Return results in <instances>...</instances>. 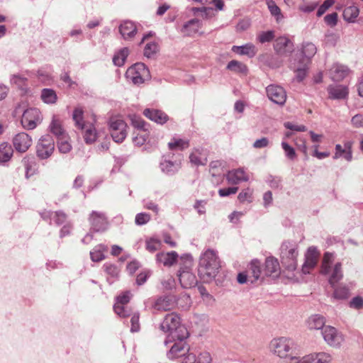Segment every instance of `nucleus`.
Masks as SVG:
<instances>
[{"instance_id": "nucleus-44", "label": "nucleus", "mask_w": 363, "mask_h": 363, "mask_svg": "<svg viewBox=\"0 0 363 363\" xmlns=\"http://www.w3.org/2000/svg\"><path fill=\"white\" fill-rule=\"evenodd\" d=\"M13 150L8 143L0 144V159H11L13 156Z\"/></svg>"}, {"instance_id": "nucleus-18", "label": "nucleus", "mask_w": 363, "mask_h": 363, "mask_svg": "<svg viewBox=\"0 0 363 363\" xmlns=\"http://www.w3.org/2000/svg\"><path fill=\"white\" fill-rule=\"evenodd\" d=\"M211 357L208 352H200L198 355L189 352L181 363H211Z\"/></svg>"}, {"instance_id": "nucleus-57", "label": "nucleus", "mask_w": 363, "mask_h": 363, "mask_svg": "<svg viewBox=\"0 0 363 363\" xmlns=\"http://www.w3.org/2000/svg\"><path fill=\"white\" fill-rule=\"evenodd\" d=\"M11 82L21 89H24L27 84L26 78L21 77L20 75H13V77L11 79Z\"/></svg>"}, {"instance_id": "nucleus-61", "label": "nucleus", "mask_w": 363, "mask_h": 363, "mask_svg": "<svg viewBox=\"0 0 363 363\" xmlns=\"http://www.w3.org/2000/svg\"><path fill=\"white\" fill-rule=\"evenodd\" d=\"M238 190V187L237 186L220 189L218 191V194L221 197L228 196L231 194H235Z\"/></svg>"}, {"instance_id": "nucleus-22", "label": "nucleus", "mask_w": 363, "mask_h": 363, "mask_svg": "<svg viewBox=\"0 0 363 363\" xmlns=\"http://www.w3.org/2000/svg\"><path fill=\"white\" fill-rule=\"evenodd\" d=\"M119 32L123 39H132L137 33V27L133 21H125L120 25Z\"/></svg>"}, {"instance_id": "nucleus-53", "label": "nucleus", "mask_w": 363, "mask_h": 363, "mask_svg": "<svg viewBox=\"0 0 363 363\" xmlns=\"http://www.w3.org/2000/svg\"><path fill=\"white\" fill-rule=\"evenodd\" d=\"M275 37L273 30L263 31L258 34L257 40L261 43L271 42Z\"/></svg>"}, {"instance_id": "nucleus-43", "label": "nucleus", "mask_w": 363, "mask_h": 363, "mask_svg": "<svg viewBox=\"0 0 363 363\" xmlns=\"http://www.w3.org/2000/svg\"><path fill=\"white\" fill-rule=\"evenodd\" d=\"M128 49L124 48L121 49L118 52H117L113 57V62L115 65L121 67L123 65L128 55Z\"/></svg>"}, {"instance_id": "nucleus-3", "label": "nucleus", "mask_w": 363, "mask_h": 363, "mask_svg": "<svg viewBox=\"0 0 363 363\" xmlns=\"http://www.w3.org/2000/svg\"><path fill=\"white\" fill-rule=\"evenodd\" d=\"M180 317L175 313H171L164 317L160 324V329L164 333H169L164 345L167 346L169 341L175 339V337H188L189 332L185 326L181 325Z\"/></svg>"}, {"instance_id": "nucleus-1", "label": "nucleus", "mask_w": 363, "mask_h": 363, "mask_svg": "<svg viewBox=\"0 0 363 363\" xmlns=\"http://www.w3.org/2000/svg\"><path fill=\"white\" fill-rule=\"evenodd\" d=\"M293 342L286 337L274 339L270 342L272 352L280 358L285 359V363H330L332 357L326 352H318L306 355L302 358L292 354Z\"/></svg>"}, {"instance_id": "nucleus-6", "label": "nucleus", "mask_w": 363, "mask_h": 363, "mask_svg": "<svg viewBox=\"0 0 363 363\" xmlns=\"http://www.w3.org/2000/svg\"><path fill=\"white\" fill-rule=\"evenodd\" d=\"M125 77L133 84H140L150 78V72L145 64L138 62L127 69Z\"/></svg>"}, {"instance_id": "nucleus-46", "label": "nucleus", "mask_w": 363, "mask_h": 363, "mask_svg": "<svg viewBox=\"0 0 363 363\" xmlns=\"http://www.w3.org/2000/svg\"><path fill=\"white\" fill-rule=\"evenodd\" d=\"M103 268L106 273L111 278L116 279L120 274V269L114 264L106 262L104 264Z\"/></svg>"}, {"instance_id": "nucleus-8", "label": "nucleus", "mask_w": 363, "mask_h": 363, "mask_svg": "<svg viewBox=\"0 0 363 363\" xmlns=\"http://www.w3.org/2000/svg\"><path fill=\"white\" fill-rule=\"evenodd\" d=\"M110 133L113 140L116 143H121L128 134V125L121 118L113 117L109 122Z\"/></svg>"}, {"instance_id": "nucleus-62", "label": "nucleus", "mask_w": 363, "mask_h": 363, "mask_svg": "<svg viewBox=\"0 0 363 363\" xmlns=\"http://www.w3.org/2000/svg\"><path fill=\"white\" fill-rule=\"evenodd\" d=\"M337 36L334 33H327L325 35V43L328 45L334 46L337 40Z\"/></svg>"}, {"instance_id": "nucleus-9", "label": "nucleus", "mask_w": 363, "mask_h": 363, "mask_svg": "<svg viewBox=\"0 0 363 363\" xmlns=\"http://www.w3.org/2000/svg\"><path fill=\"white\" fill-rule=\"evenodd\" d=\"M322 335L326 343L332 347H340L344 341L343 335L330 325L325 326L322 330Z\"/></svg>"}, {"instance_id": "nucleus-45", "label": "nucleus", "mask_w": 363, "mask_h": 363, "mask_svg": "<svg viewBox=\"0 0 363 363\" xmlns=\"http://www.w3.org/2000/svg\"><path fill=\"white\" fill-rule=\"evenodd\" d=\"M162 242L158 239L151 238L146 240L145 248L148 252L151 253H153L155 251L160 250Z\"/></svg>"}, {"instance_id": "nucleus-51", "label": "nucleus", "mask_w": 363, "mask_h": 363, "mask_svg": "<svg viewBox=\"0 0 363 363\" xmlns=\"http://www.w3.org/2000/svg\"><path fill=\"white\" fill-rule=\"evenodd\" d=\"M349 289L346 286H339L334 289L333 297L337 300H344L349 297Z\"/></svg>"}, {"instance_id": "nucleus-59", "label": "nucleus", "mask_w": 363, "mask_h": 363, "mask_svg": "<svg viewBox=\"0 0 363 363\" xmlns=\"http://www.w3.org/2000/svg\"><path fill=\"white\" fill-rule=\"evenodd\" d=\"M131 328L130 331L132 333L138 332L140 330V323H139V314L134 313L130 319Z\"/></svg>"}, {"instance_id": "nucleus-5", "label": "nucleus", "mask_w": 363, "mask_h": 363, "mask_svg": "<svg viewBox=\"0 0 363 363\" xmlns=\"http://www.w3.org/2000/svg\"><path fill=\"white\" fill-rule=\"evenodd\" d=\"M72 118L75 125L83 131V138L86 143L91 144L96 141L97 133L93 123H85L83 120V110L76 108L73 112Z\"/></svg>"}, {"instance_id": "nucleus-39", "label": "nucleus", "mask_w": 363, "mask_h": 363, "mask_svg": "<svg viewBox=\"0 0 363 363\" xmlns=\"http://www.w3.org/2000/svg\"><path fill=\"white\" fill-rule=\"evenodd\" d=\"M334 260V254L327 252L324 254L322 262L321 272L328 274L331 272V265Z\"/></svg>"}, {"instance_id": "nucleus-52", "label": "nucleus", "mask_w": 363, "mask_h": 363, "mask_svg": "<svg viewBox=\"0 0 363 363\" xmlns=\"http://www.w3.org/2000/svg\"><path fill=\"white\" fill-rule=\"evenodd\" d=\"M26 177L27 178L33 175L38 170L37 162L35 160H26L25 164Z\"/></svg>"}, {"instance_id": "nucleus-20", "label": "nucleus", "mask_w": 363, "mask_h": 363, "mask_svg": "<svg viewBox=\"0 0 363 363\" xmlns=\"http://www.w3.org/2000/svg\"><path fill=\"white\" fill-rule=\"evenodd\" d=\"M143 114L150 120L161 125L169 120V116L160 110L146 108L144 110Z\"/></svg>"}, {"instance_id": "nucleus-26", "label": "nucleus", "mask_w": 363, "mask_h": 363, "mask_svg": "<svg viewBox=\"0 0 363 363\" xmlns=\"http://www.w3.org/2000/svg\"><path fill=\"white\" fill-rule=\"evenodd\" d=\"M349 72V69L347 67L335 64L329 70V74L330 78L333 81H341L343 79Z\"/></svg>"}, {"instance_id": "nucleus-16", "label": "nucleus", "mask_w": 363, "mask_h": 363, "mask_svg": "<svg viewBox=\"0 0 363 363\" xmlns=\"http://www.w3.org/2000/svg\"><path fill=\"white\" fill-rule=\"evenodd\" d=\"M31 137L26 133L16 134L13 139L15 149L20 152H26L32 145Z\"/></svg>"}, {"instance_id": "nucleus-35", "label": "nucleus", "mask_w": 363, "mask_h": 363, "mask_svg": "<svg viewBox=\"0 0 363 363\" xmlns=\"http://www.w3.org/2000/svg\"><path fill=\"white\" fill-rule=\"evenodd\" d=\"M319 4L318 0H301L298 4V10L303 13H311L313 11Z\"/></svg>"}, {"instance_id": "nucleus-21", "label": "nucleus", "mask_w": 363, "mask_h": 363, "mask_svg": "<svg viewBox=\"0 0 363 363\" xmlns=\"http://www.w3.org/2000/svg\"><path fill=\"white\" fill-rule=\"evenodd\" d=\"M178 257L179 255L175 251L160 252L156 255V261L165 267H171L177 262Z\"/></svg>"}, {"instance_id": "nucleus-29", "label": "nucleus", "mask_w": 363, "mask_h": 363, "mask_svg": "<svg viewBox=\"0 0 363 363\" xmlns=\"http://www.w3.org/2000/svg\"><path fill=\"white\" fill-rule=\"evenodd\" d=\"M328 91L329 97L334 99H345L348 94L347 87L342 85L330 86Z\"/></svg>"}, {"instance_id": "nucleus-50", "label": "nucleus", "mask_w": 363, "mask_h": 363, "mask_svg": "<svg viewBox=\"0 0 363 363\" xmlns=\"http://www.w3.org/2000/svg\"><path fill=\"white\" fill-rule=\"evenodd\" d=\"M267 5L271 14L276 17L277 21H279L283 18V16L281 13V9L279 8V6L276 4V3L274 1H267Z\"/></svg>"}, {"instance_id": "nucleus-36", "label": "nucleus", "mask_w": 363, "mask_h": 363, "mask_svg": "<svg viewBox=\"0 0 363 363\" xmlns=\"http://www.w3.org/2000/svg\"><path fill=\"white\" fill-rule=\"evenodd\" d=\"M132 125L138 130V132L149 131V124L147 123L141 117L133 115L130 116Z\"/></svg>"}, {"instance_id": "nucleus-48", "label": "nucleus", "mask_w": 363, "mask_h": 363, "mask_svg": "<svg viewBox=\"0 0 363 363\" xmlns=\"http://www.w3.org/2000/svg\"><path fill=\"white\" fill-rule=\"evenodd\" d=\"M317 52L315 45L312 43H306L303 45L302 53L308 61Z\"/></svg>"}, {"instance_id": "nucleus-42", "label": "nucleus", "mask_w": 363, "mask_h": 363, "mask_svg": "<svg viewBox=\"0 0 363 363\" xmlns=\"http://www.w3.org/2000/svg\"><path fill=\"white\" fill-rule=\"evenodd\" d=\"M41 99L46 104H54L57 96L55 91L51 89H44L41 92Z\"/></svg>"}, {"instance_id": "nucleus-32", "label": "nucleus", "mask_w": 363, "mask_h": 363, "mask_svg": "<svg viewBox=\"0 0 363 363\" xmlns=\"http://www.w3.org/2000/svg\"><path fill=\"white\" fill-rule=\"evenodd\" d=\"M108 250V247L102 244L95 246L92 250L90 251L91 259L94 262H100L105 259L104 252Z\"/></svg>"}, {"instance_id": "nucleus-31", "label": "nucleus", "mask_w": 363, "mask_h": 363, "mask_svg": "<svg viewBox=\"0 0 363 363\" xmlns=\"http://www.w3.org/2000/svg\"><path fill=\"white\" fill-rule=\"evenodd\" d=\"M41 216L43 219L50 218L58 225L62 224L67 218L66 214L61 211L55 212H44L41 214Z\"/></svg>"}, {"instance_id": "nucleus-19", "label": "nucleus", "mask_w": 363, "mask_h": 363, "mask_svg": "<svg viewBox=\"0 0 363 363\" xmlns=\"http://www.w3.org/2000/svg\"><path fill=\"white\" fill-rule=\"evenodd\" d=\"M249 275V281L251 283H254L262 279V274H264V271L261 268V262L258 259H253L247 271Z\"/></svg>"}, {"instance_id": "nucleus-30", "label": "nucleus", "mask_w": 363, "mask_h": 363, "mask_svg": "<svg viewBox=\"0 0 363 363\" xmlns=\"http://www.w3.org/2000/svg\"><path fill=\"white\" fill-rule=\"evenodd\" d=\"M263 271L265 276L277 275L279 271V264L277 259L273 257L267 258Z\"/></svg>"}, {"instance_id": "nucleus-23", "label": "nucleus", "mask_w": 363, "mask_h": 363, "mask_svg": "<svg viewBox=\"0 0 363 363\" xmlns=\"http://www.w3.org/2000/svg\"><path fill=\"white\" fill-rule=\"evenodd\" d=\"M228 181L233 184H239L241 182L249 180V175L242 168H239L228 172L227 174Z\"/></svg>"}, {"instance_id": "nucleus-40", "label": "nucleus", "mask_w": 363, "mask_h": 363, "mask_svg": "<svg viewBox=\"0 0 363 363\" xmlns=\"http://www.w3.org/2000/svg\"><path fill=\"white\" fill-rule=\"evenodd\" d=\"M359 13L358 7L350 6L343 11L344 19L348 22H354Z\"/></svg>"}, {"instance_id": "nucleus-12", "label": "nucleus", "mask_w": 363, "mask_h": 363, "mask_svg": "<svg viewBox=\"0 0 363 363\" xmlns=\"http://www.w3.org/2000/svg\"><path fill=\"white\" fill-rule=\"evenodd\" d=\"M89 222L95 232H103L108 228L106 216L102 212L92 211L89 216Z\"/></svg>"}, {"instance_id": "nucleus-10", "label": "nucleus", "mask_w": 363, "mask_h": 363, "mask_svg": "<svg viewBox=\"0 0 363 363\" xmlns=\"http://www.w3.org/2000/svg\"><path fill=\"white\" fill-rule=\"evenodd\" d=\"M41 121L40 112L37 108L26 109L21 118V124L28 130L34 129Z\"/></svg>"}, {"instance_id": "nucleus-56", "label": "nucleus", "mask_w": 363, "mask_h": 363, "mask_svg": "<svg viewBox=\"0 0 363 363\" xmlns=\"http://www.w3.org/2000/svg\"><path fill=\"white\" fill-rule=\"evenodd\" d=\"M150 220V215L147 213H139L135 216V223L138 225L146 224Z\"/></svg>"}, {"instance_id": "nucleus-14", "label": "nucleus", "mask_w": 363, "mask_h": 363, "mask_svg": "<svg viewBox=\"0 0 363 363\" xmlns=\"http://www.w3.org/2000/svg\"><path fill=\"white\" fill-rule=\"evenodd\" d=\"M178 277L181 285L184 288H191L195 286L197 284L196 276L191 272L188 266L180 268Z\"/></svg>"}, {"instance_id": "nucleus-47", "label": "nucleus", "mask_w": 363, "mask_h": 363, "mask_svg": "<svg viewBox=\"0 0 363 363\" xmlns=\"http://www.w3.org/2000/svg\"><path fill=\"white\" fill-rule=\"evenodd\" d=\"M50 130L58 137V139L62 137L66 136L64 130L62 127L61 123L57 119H53L50 124Z\"/></svg>"}, {"instance_id": "nucleus-63", "label": "nucleus", "mask_w": 363, "mask_h": 363, "mask_svg": "<svg viewBox=\"0 0 363 363\" xmlns=\"http://www.w3.org/2000/svg\"><path fill=\"white\" fill-rule=\"evenodd\" d=\"M238 198L240 202H250L252 199V191L249 189L244 190L239 194Z\"/></svg>"}, {"instance_id": "nucleus-34", "label": "nucleus", "mask_w": 363, "mask_h": 363, "mask_svg": "<svg viewBox=\"0 0 363 363\" xmlns=\"http://www.w3.org/2000/svg\"><path fill=\"white\" fill-rule=\"evenodd\" d=\"M232 50L240 55H245L250 57H253L256 54V49L252 44H246L242 46H233Z\"/></svg>"}, {"instance_id": "nucleus-37", "label": "nucleus", "mask_w": 363, "mask_h": 363, "mask_svg": "<svg viewBox=\"0 0 363 363\" xmlns=\"http://www.w3.org/2000/svg\"><path fill=\"white\" fill-rule=\"evenodd\" d=\"M342 264L337 262L332 271L331 275L329 278V283L334 286L342 278Z\"/></svg>"}, {"instance_id": "nucleus-33", "label": "nucleus", "mask_w": 363, "mask_h": 363, "mask_svg": "<svg viewBox=\"0 0 363 363\" xmlns=\"http://www.w3.org/2000/svg\"><path fill=\"white\" fill-rule=\"evenodd\" d=\"M189 147V142L188 140L182 138H174L168 143V147L170 150H183Z\"/></svg>"}, {"instance_id": "nucleus-49", "label": "nucleus", "mask_w": 363, "mask_h": 363, "mask_svg": "<svg viewBox=\"0 0 363 363\" xmlns=\"http://www.w3.org/2000/svg\"><path fill=\"white\" fill-rule=\"evenodd\" d=\"M135 136L133 138V141L135 145L142 146L144 145L148 137L149 131L144 130L143 132H138L134 133Z\"/></svg>"}, {"instance_id": "nucleus-28", "label": "nucleus", "mask_w": 363, "mask_h": 363, "mask_svg": "<svg viewBox=\"0 0 363 363\" xmlns=\"http://www.w3.org/2000/svg\"><path fill=\"white\" fill-rule=\"evenodd\" d=\"M200 27L199 21L192 19L184 25L181 32L184 36H194L199 32Z\"/></svg>"}, {"instance_id": "nucleus-60", "label": "nucleus", "mask_w": 363, "mask_h": 363, "mask_svg": "<svg viewBox=\"0 0 363 363\" xmlns=\"http://www.w3.org/2000/svg\"><path fill=\"white\" fill-rule=\"evenodd\" d=\"M334 3V0H325L323 4L318 8L317 16H321L330 6L333 5Z\"/></svg>"}, {"instance_id": "nucleus-58", "label": "nucleus", "mask_w": 363, "mask_h": 363, "mask_svg": "<svg viewBox=\"0 0 363 363\" xmlns=\"http://www.w3.org/2000/svg\"><path fill=\"white\" fill-rule=\"evenodd\" d=\"M284 127L287 129L298 131V132H305L307 130L306 126L304 125H298V124H294L291 122H286L284 124Z\"/></svg>"}, {"instance_id": "nucleus-54", "label": "nucleus", "mask_w": 363, "mask_h": 363, "mask_svg": "<svg viewBox=\"0 0 363 363\" xmlns=\"http://www.w3.org/2000/svg\"><path fill=\"white\" fill-rule=\"evenodd\" d=\"M71 145L67 140V136L58 139V148L62 153H67L71 150Z\"/></svg>"}, {"instance_id": "nucleus-11", "label": "nucleus", "mask_w": 363, "mask_h": 363, "mask_svg": "<svg viewBox=\"0 0 363 363\" xmlns=\"http://www.w3.org/2000/svg\"><path fill=\"white\" fill-rule=\"evenodd\" d=\"M54 149L53 140L50 136L43 137L36 145L37 155L41 159H47L51 156Z\"/></svg>"}, {"instance_id": "nucleus-55", "label": "nucleus", "mask_w": 363, "mask_h": 363, "mask_svg": "<svg viewBox=\"0 0 363 363\" xmlns=\"http://www.w3.org/2000/svg\"><path fill=\"white\" fill-rule=\"evenodd\" d=\"M157 51V45L155 43H148L146 44L144 49V55L150 57L153 54Z\"/></svg>"}, {"instance_id": "nucleus-7", "label": "nucleus", "mask_w": 363, "mask_h": 363, "mask_svg": "<svg viewBox=\"0 0 363 363\" xmlns=\"http://www.w3.org/2000/svg\"><path fill=\"white\" fill-rule=\"evenodd\" d=\"M186 338L175 337L174 340L169 341V344H173L170 346V349L167 353L169 359H173L179 357H183L184 359L189 352H192L186 342Z\"/></svg>"}, {"instance_id": "nucleus-41", "label": "nucleus", "mask_w": 363, "mask_h": 363, "mask_svg": "<svg viewBox=\"0 0 363 363\" xmlns=\"http://www.w3.org/2000/svg\"><path fill=\"white\" fill-rule=\"evenodd\" d=\"M227 69L236 72L241 74H246L247 72V66L241 62L237 60H231L227 65Z\"/></svg>"}, {"instance_id": "nucleus-24", "label": "nucleus", "mask_w": 363, "mask_h": 363, "mask_svg": "<svg viewBox=\"0 0 363 363\" xmlns=\"http://www.w3.org/2000/svg\"><path fill=\"white\" fill-rule=\"evenodd\" d=\"M159 166L164 174L172 175L180 169L181 162L180 160H162Z\"/></svg>"}, {"instance_id": "nucleus-25", "label": "nucleus", "mask_w": 363, "mask_h": 363, "mask_svg": "<svg viewBox=\"0 0 363 363\" xmlns=\"http://www.w3.org/2000/svg\"><path fill=\"white\" fill-rule=\"evenodd\" d=\"M274 48L277 53L284 54L292 51L293 44L286 37H279L275 40Z\"/></svg>"}, {"instance_id": "nucleus-2", "label": "nucleus", "mask_w": 363, "mask_h": 363, "mask_svg": "<svg viewBox=\"0 0 363 363\" xmlns=\"http://www.w3.org/2000/svg\"><path fill=\"white\" fill-rule=\"evenodd\" d=\"M220 268V261L218 252L213 249H206L199 257V275L203 282L212 281Z\"/></svg>"}, {"instance_id": "nucleus-38", "label": "nucleus", "mask_w": 363, "mask_h": 363, "mask_svg": "<svg viewBox=\"0 0 363 363\" xmlns=\"http://www.w3.org/2000/svg\"><path fill=\"white\" fill-rule=\"evenodd\" d=\"M335 157L336 158H343V159H350L352 157V152L350 150V145L348 143L344 145V147H342L341 145H337L335 147Z\"/></svg>"}, {"instance_id": "nucleus-15", "label": "nucleus", "mask_w": 363, "mask_h": 363, "mask_svg": "<svg viewBox=\"0 0 363 363\" xmlns=\"http://www.w3.org/2000/svg\"><path fill=\"white\" fill-rule=\"evenodd\" d=\"M318 254V249L315 247L311 246L308 247L305 256V262L302 266L303 274H309L310 271L315 267L317 264Z\"/></svg>"}, {"instance_id": "nucleus-64", "label": "nucleus", "mask_w": 363, "mask_h": 363, "mask_svg": "<svg viewBox=\"0 0 363 363\" xmlns=\"http://www.w3.org/2000/svg\"><path fill=\"white\" fill-rule=\"evenodd\" d=\"M143 206L145 208L152 211L156 214L159 212V207L157 203L150 200H144Z\"/></svg>"}, {"instance_id": "nucleus-13", "label": "nucleus", "mask_w": 363, "mask_h": 363, "mask_svg": "<svg viewBox=\"0 0 363 363\" xmlns=\"http://www.w3.org/2000/svg\"><path fill=\"white\" fill-rule=\"evenodd\" d=\"M268 98L275 104L283 105L286 100V93L280 86L269 85L266 89Z\"/></svg>"}, {"instance_id": "nucleus-4", "label": "nucleus", "mask_w": 363, "mask_h": 363, "mask_svg": "<svg viewBox=\"0 0 363 363\" xmlns=\"http://www.w3.org/2000/svg\"><path fill=\"white\" fill-rule=\"evenodd\" d=\"M298 255V245L291 241H284L280 247V257L282 264L289 271H294L297 267Z\"/></svg>"}, {"instance_id": "nucleus-27", "label": "nucleus", "mask_w": 363, "mask_h": 363, "mask_svg": "<svg viewBox=\"0 0 363 363\" xmlns=\"http://www.w3.org/2000/svg\"><path fill=\"white\" fill-rule=\"evenodd\" d=\"M325 324V318L320 314L312 315L306 320L307 328L311 330H323Z\"/></svg>"}, {"instance_id": "nucleus-17", "label": "nucleus", "mask_w": 363, "mask_h": 363, "mask_svg": "<svg viewBox=\"0 0 363 363\" xmlns=\"http://www.w3.org/2000/svg\"><path fill=\"white\" fill-rule=\"evenodd\" d=\"M175 302L170 296H162L156 298L152 303V307L157 311H167L172 309Z\"/></svg>"}]
</instances>
